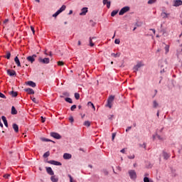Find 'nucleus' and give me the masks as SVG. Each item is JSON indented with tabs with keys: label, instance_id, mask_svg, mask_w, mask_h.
I'll return each mask as SVG.
<instances>
[{
	"label": "nucleus",
	"instance_id": "9",
	"mask_svg": "<svg viewBox=\"0 0 182 182\" xmlns=\"http://www.w3.org/2000/svg\"><path fill=\"white\" fill-rule=\"evenodd\" d=\"M88 12V9L87 7H84L81 9V12L80 13V16H85L86 14Z\"/></svg>",
	"mask_w": 182,
	"mask_h": 182
},
{
	"label": "nucleus",
	"instance_id": "15",
	"mask_svg": "<svg viewBox=\"0 0 182 182\" xmlns=\"http://www.w3.org/2000/svg\"><path fill=\"white\" fill-rule=\"evenodd\" d=\"M63 159H64V160H70V159H72V154L65 153L63 154Z\"/></svg>",
	"mask_w": 182,
	"mask_h": 182
},
{
	"label": "nucleus",
	"instance_id": "60",
	"mask_svg": "<svg viewBox=\"0 0 182 182\" xmlns=\"http://www.w3.org/2000/svg\"><path fill=\"white\" fill-rule=\"evenodd\" d=\"M87 105L92 107L93 106V103H92V102H88Z\"/></svg>",
	"mask_w": 182,
	"mask_h": 182
},
{
	"label": "nucleus",
	"instance_id": "12",
	"mask_svg": "<svg viewBox=\"0 0 182 182\" xmlns=\"http://www.w3.org/2000/svg\"><path fill=\"white\" fill-rule=\"evenodd\" d=\"M182 5V1L181 0H174L173 1V6H181Z\"/></svg>",
	"mask_w": 182,
	"mask_h": 182
},
{
	"label": "nucleus",
	"instance_id": "42",
	"mask_svg": "<svg viewBox=\"0 0 182 182\" xmlns=\"http://www.w3.org/2000/svg\"><path fill=\"white\" fill-rule=\"evenodd\" d=\"M0 97H1V99H6V96H5L2 92H0Z\"/></svg>",
	"mask_w": 182,
	"mask_h": 182
},
{
	"label": "nucleus",
	"instance_id": "41",
	"mask_svg": "<svg viewBox=\"0 0 182 182\" xmlns=\"http://www.w3.org/2000/svg\"><path fill=\"white\" fill-rule=\"evenodd\" d=\"M114 43H116V45H119L120 44V39H119V38L115 39Z\"/></svg>",
	"mask_w": 182,
	"mask_h": 182
},
{
	"label": "nucleus",
	"instance_id": "45",
	"mask_svg": "<svg viewBox=\"0 0 182 182\" xmlns=\"http://www.w3.org/2000/svg\"><path fill=\"white\" fill-rule=\"evenodd\" d=\"M169 46H165V50H166V53H168V49H169Z\"/></svg>",
	"mask_w": 182,
	"mask_h": 182
},
{
	"label": "nucleus",
	"instance_id": "64",
	"mask_svg": "<svg viewBox=\"0 0 182 182\" xmlns=\"http://www.w3.org/2000/svg\"><path fill=\"white\" fill-rule=\"evenodd\" d=\"M125 151H126V150H125L124 149H122L120 151V152H121V153H123V154H124Z\"/></svg>",
	"mask_w": 182,
	"mask_h": 182
},
{
	"label": "nucleus",
	"instance_id": "37",
	"mask_svg": "<svg viewBox=\"0 0 182 182\" xmlns=\"http://www.w3.org/2000/svg\"><path fill=\"white\" fill-rule=\"evenodd\" d=\"M58 15H60V13L57 11L54 14H53V18H57Z\"/></svg>",
	"mask_w": 182,
	"mask_h": 182
},
{
	"label": "nucleus",
	"instance_id": "62",
	"mask_svg": "<svg viewBox=\"0 0 182 182\" xmlns=\"http://www.w3.org/2000/svg\"><path fill=\"white\" fill-rule=\"evenodd\" d=\"M41 122L42 123H45V118L43 117H41Z\"/></svg>",
	"mask_w": 182,
	"mask_h": 182
},
{
	"label": "nucleus",
	"instance_id": "54",
	"mask_svg": "<svg viewBox=\"0 0 182 182\" xmlns=\"http://www.w3.org/2000/svg\"><path fill=\"white\" fill-rule=\"evenodd\" d=\"M140 147H144V149H146V143H144L143 144L139 145Z\"/></svg>",
	"mask_w": 182,
	"mask_h": 182
},
{
	"label": "nucleus",
	"instance_id": "26",
	"mask_svg": "<svg viewBox=\"0 0 182 182\" xmlns=\"http://www.w3.org/2000/svg\"><path fill=\"white\" fill-rule=\"evenodd\" d=\"M50 180L52 182L59 181V179L58 178L55 177V176H53V175L50 177Z\"/></svg>",
	"mask_w": 182,
	"mask_h": 182
},
{
	"label": "nucleus",
	"instance_id": "13",
	"mask_svg": "<svg viewBox=\"0 0 182 182\" xmlns=\"http://www.w3.org/2000/svg\"><path fill=\"white\" fill-rule=\"evenodd\" d=\"M102 4L103 5H106L108 9L110 8V5H112V2L109 0H103Z\"/></svg>",
	"mask_w": 182,
	"mask_h": 182
},
{
	"label": "nucleus",
	"instance_id": "19",
	"mask_svg": "<svg viewBox=\"0 0 182 182\" xmlns=\"http://www.w3.org/2000/svg\"><path fill=\"white\" fill-rule=\"evenodd\" d=\"M1 120L3 121V123L6 127H8V120H6V117L2 116Z\"/></svg>",
	"mask_w": 182,
	"mask_h": 182
},
{
	"label": "nucleus",
	"instance_id": "47",
	"mask_svg": "<svg viewBox=\"0 0 182 182\" xmlns=\"http://www.w3.org/2000/svg\"><path fill=\"white\" fill-rule=\"evenodd\" d=\"M68 177L70 178V182H73V178L72 177V176L70 174H68Z\"/></svg>",
	"mask_w": 182,
	"mask_h": 182
},
{
	"label": "nucleus",
	"instance_id": "11",
	"mask_svg": "<svg viewBox=\"0 0 182 182\" xmlns=\"http://www.w3.org/2000/svg\"><path fill=\"white\" fill-rule=\"evenodd\" d=\"M162 156L164 160H168V159H170V154L166 152V151H162Z\"/></svg>",
	"mask_w": 182,
	"mask_h": 182
},
{
	"label": "nucleus",
	"instance_id": "36",
	"mask_svg": "<svg viewBox=\"0 0 182 182\" xmlns=\"http://www.w3.org/2000/svg\"><path fill=\"white\" fill-rule=\"evenodd\" d=\"M84 126H86V127H90V122L89 121H85L84 122Z\"/></svg>",
	"mask_w": 182,
	"mask_h": 182
},
{
	"label": "nucleus",
	"instance_id": "5",
	"mask_svg": "<svg viewBox=\"0 0 182 182\" xmlns=\"http://www.w3.org/2000/svg\"><path fill=\"white\" fill-rule=\"evenodd\" d=\"M50 136L54 139H56V140H60V139H62V136L57 132H50Z\"/></svg>",
	"mask_w": 182,
	"mask_h": 182
},
{
	"label": "nucleus",
	"instance_id": "18",
	"mask_svg": "<svg viewBox=\"0 0 182 182\" xmlns=\"http://www.w3.org/2000/svg\"><path fill=\"white\" fill-rule=\"evenodd\" d=\"M14 62L17 65V66L18 68H21V61L19 60V58H18V56H16L14 58Z\"/></svg>",
	"mask_w": 182,
	"mask_h": 182
},
{
	"label": "nucleus",
	"instance_id": "56",
	"mask_svg": "<svg viewBox=\"0 0 182 182\" xmlns=\"http://www.w3.org/2000/svg\"><path fill=\"white\" fill-rule=\"evenodd\" d=\"M156 95H157V90H154V95L152 97L153 98L156 97Z\"/></svg>",
	"mask_w": 182,
	"mask_h": 182
},
{
	"label": "nucleus",
	"instance_id": "4",
	"mask_svg": "<svg viewBox=\"0 0 182 182\" xmlns=\"http://www.w3.org/2000/svg\"><path fill=\"white\" fill-rule=\"evenodd\" d=\"M129 11H130V7L124 6L120 9V11L119 12V15H120V16L124 15L126 14V12H129Z\"/></svg>",
	"mask_w": 182,
	"mask_h": 182
},
{
	"label": "nucleus",
	"instance_id": "32",
	"mask_svg": "<svg viewBox=\"0 0 182 182\" xmlns=\"http://www.w3.org/2000/svg\"><path fill=\"white\" fill-rule=\"evenodd\" d=\"M65 102H67V103H70V104L73 103V101L71 100L70 97H66L65 98Z\"/></svg>",
	"mask_w": 182,
	"mask_h": 182
},
{
	"label": "nucleus",
	"instance_id": "31",
	"mask_svg": "<svg viewBox=\"0 0 182 182\" xmlns=\"http://www.w3.org/2000/svg\"><path fill=\"white\" fill-rule=\"evenodd\" d=\"M49 156H50V152H49V151H48L47 152H46L43 155V157L44 159H46L48 157H49Z\"/></svg>",
	"mask_w": 182,
	"mask_h": 182
},
{
	"label": "nucleus",
	"instance_id": "51",
	"mask_svg": "<svg viewBox=\"0 0 182 182\" xmlns=\"http://www.w3.org/2000/svg\"><path fill=\"white\" fill-rule=\"evenodd\" d=\"M114 137H116V132L112 133V141L114 140Z\"/></svg>",
	"mask_w": 182,
	"mask_h": 182
},
{
	"label": "nucleus",
	"instance_id": "44",
	"mask_svg": "<svg viewBox=\"0 0 182 182\" xmlns=\"http://www.w3.org/2000/svg\"><path fill=\"white\" fill-rule=\"evenodd\" d=\"M58 66H63V65H65V63L63 61H58Z\"/></svg>",
	"mask_w": 182,
	"mask_h": 182
},
{
	"label": "nucleus",
	"instance_id": "28",
	"mask_svg": "<svg viewBox=\"0 0 182 182\" xmlns=\"http://www.w3.org/2000/svg\"><path fill=\"white\" fill-rule=\"evenodd\" d=\"M92 39H95V37H90V40H89V42H90V46L91 47H93L95 46V43H93V42L92 41Z\"/></svg>",
	"mask_w": 182,
	"mask_h": 182
},
{
	"label": "nucleus",
	"instance_id": "25",
	"mask_svg": "<svg viewBox=\"0 0 182 182\" xmlns=\"http://www.w3.org/2000/svg\"><path fill=\"white\" fill-rule=\"evenodd\" d=\"M11 114H18V111H16V108L14 106L11 107Z\"/></svg>",
	"mask_w": 182,
	"mask_h": 182
},
{
	"label": "nucleus",
	"instance_id": "22",
	"mask_svg": "<svg viewBox=\"0 0 182 182\" xmlns=\"http://www.w3.org/2000/svg\"><path fill=\"white\" fill-rule=\"evenodd\" d=\"M13 129L16 133H18V132H19V127L16 124H13Z\"/></svg>",
	"mask_w": 182,
	"mask_h": 182
},
{
	"label": "nucleus",
	"instance_id": "50",
	"mask_svg": "<svg viewBox=\"0 0 182 182\" xmlns=\"http://www.w3.org/2000/svg\"><path fill=\"white\" fill-rule=\"evenodd\" d=\"M90 22L91 23L92 26H95L96 23L93 21V20H90Z\"/></svg>",
	"mask_w": 182,
	"mask_h": 182
},
{
	"label": "nucleus",
	"instance_id": "59",
	"mask_svg": "<svg viewBox=\"0 0 182 182\" xmlns=\"http://www.w3.org/2000/svg\"><path fill=\"white\" fill-rule=\"evenodd\" d=\"M9 22V19L6 18L4 21V23H8Z\"/></svg>",
	"mask_w": 182,
	"mask_h": 182
},
{
	"label": "nucleus",
	"instance_id": "55",
	"mask_svg": "<svg viewBox=\"0 0 182 182\" xmlns=\"http://www.w3.org/2000/svg\"><path fill=\"white\" fill-rule=\"evenodd\" d=\"M156 137L159 139V140H163V139L161 138V136H160V135L156 134Z\"/></svg>",
	"mask_w": 182,
	"mask_h": 182
},
{
	"label": "nucleus",
	"instance_id": "21",
	"mask_svg": "<svg viewBox=\"0 0 182 182\" xmlns=\"http://www.w3.org/2000/svg\"><path fill=\"white\" fill-rule=\"evenodd\" d=\"M168 15H170V14H167L164 11H162L161 14V16H162L163 19H166V18H168Z\"/></svg>",
	"mask_w": 182,
	"mask_h": 182
},
{
	"label": "nucleus",
	"instance_id": "17",
	"mask_svg": "<svg viewBox=\"0 0 182 182\" xmlns=\"http://www.w3.org/2000/svg\"><path fill=\"white\" fill-rule=\"evenodd\" d=\"M170 170L172 177H176L177 176L176 169L173 168V167H170Z\"/></svg>",
	"mask_w": 182,
	"mask_h": 182
},
{
	"label": "nucleus",
	"instance_id": "30",
	"mask_svg": "<svg viewBox=\"0 0 182 182\" xmlns=\"http://www.w3.org/2000/svg\"><path fill=\"white\" fill-rule=\"evenodd\" d=\"M119 13V10H114L111 13V16H116L117 14Z\"/></svg>",
	"mask_w": 182,
	"mask_h": 182
},
{
	"label": "nucleus",
	"instance_id": "1",
	"mask_svg": "<svg viewBox=\"0 0 182 182\" xmlns=\"http://www.w3.org/2000/svg\"><path fill=\"white\" fill-rule=\"evenodd\" d=\"M114 100V96L113 95L109 96L107 99V103L105 105L106 107H109V109H112V104L113 103Z\"/></svg>",
	"mask_w": 182,
	"mask_h": 182
},
{
	"label": "nucleus",
	"instance_id": "58",
	"mask_svg": "<svg viewBox=\"0 0 182 182\" xmlns=\"http://www.w3.org/2000/svg\"><path fill=\"white\" fill-rule=\"evenodd\" d=\"M129 130H132V127H128L126 129V132H129Z\"/></svg>",
	"mask_w": 182,
	"mask_h": 182
},
{
	"label": "nucleus",
	"instance_id": "6",
	"mask_svg": "<svg viewBox=\"0 0 182 182\" xmlns=\"http://www.w3.org/2000/svg\"><path fill=\"white\" fill-rule=\"evenodd\" d=\"M144 66V64L141 62L137 63V64L134 67L133 70L134 72H138V70L140 69V68Z\"/></svg>",
	"mask_w": 182,
	"mask_h": 182
},
{
	"label": "nucleus",
	"instance_id": "10",
	"mask_svg": "<svg viewBox=\"0 0 182 182\" xmlns=\"http://www.w3.org/2000/svg\"><path fill=\"white\" fill-rule=\"evenodd\" d=\"M46 170L50 176H54L55 173L53 172V170L51 167H46Z\"/></svg>",
	"mask_w": 182,
	"mask_h": 182
},
{
	"label": "nucleus",
	"instance_id": "3",
	"mask_svg": "<svg viewBox=\"0 0 182 182\" xmlns=\"http://www.w3.org/2000/svg\"><path fill=\"white\" fill-rule=\"evenodd\" d=\"M128 174L131 178V180H135L137 178V173H136V171L134 170H129L128 171Z\"/></svg>",
	"mask_w": 182,
	"mask_h": 182
},
{
	"label": "nucleus",
	"instance_id": "7",
	"mask_svg": "<svg viewBox=\"0 0 182 182\" xmlns=\"http://www.w3.org/2000/svg\"><path fill=\"white\" fill-rule=\"evenodd\" d=\"M37 55L36 54H33V55H29L27 57L28 62H30L31 63H33L35 62V59H36Z\"/></svg>",
	"mask_w": 182,
	"mask_h": 182
},
{
	"label": "nucleus",
	"instance_id": "38",
	"mask_svg": "<svg viewBox=\"0 0 182 182\" xmlns=\"http://www.w3.org/2000/svg\"><path fill=\"white\" fill-rule=\"evenodd\" d=\"M156 2V0H149L148 1V4L151 5Z\"/></svg>",
	"mask_w": 182,
	"mask_h": 182
},
{
	"label": "nucleus",
	"instance_id": "16",
	"mask_svg": "<svg viewBox=\"0 0 182 182\" xmlns=\"http://www.w3.org/2000/svg\"><path fill=\"white\" fill-rule=\"evenodd\" d=\"M24 92H27L28 95H35V91L31 88H26L24 89Z\"/></svg>",
	"mask_w": 182,
	"mask_h": 182
},
{
	"label": "nucleus",
	"instance_id": "27",
	"mask_svg": "<svg viewBox=\"0 0 182 182\" xmlns=\"http://www.w3.org/2000/svg\"><path fill=\"white\" fill-rule=\"evenodd\" d=\"M120 53H111V56H113V58H120Z\"/></svg>",
	"mask_w": 182,
	"mask_h": 182
},
{
	"label": "nucleus",
	"instance_id": "39",
	"mask_svg": "<svg viewBox=\"0 0 182 182\" xmlns=\"http://www.w3.org/2000/svg\"><path fill=\"white\" fill-rule=\"evenodd\" d=\"M76 107H77L76 105H73L70 107L71 112H75V109H76Z\"/></svg>",
	"mask_w": 182,
	"mask_h": 182
},
{
	"label": "nucleus",
	"instance_id": "33",
	"mask_svg": "<svg viewBox=\"0 0 182 182\" xmlns=\"http://www.w3.org/2000/svg\"><path fill=\"white\" fill-rule=\"evenodd\" d=\"M75 98L76 99V100H79V99H80V95L77 92L75 93Z\"/></svg>",
	"mask_w": 182,
	"mask_h": 182
},
{
	"label": "nucleus",
	"instance_id": "52",
	"mask_svg": "<svg viewBox=\"0 0 182 182\" xmlns=\"http://www.w3.org/2000/svg\"><path fill=\"white\" fill-rule=\"evenodd\" d=\"M114 115L112 114L108 117L109 120H113V117Z\"/></svg>",
	"mask_w": 182,
	"mask_h": 182
},
{
	"label": "nucleus",
	"instance_id": "48",
	"mask_svg": "<svg viewBox=\"0 0 182 182\" xmlns=\"http://www.w3.org/2000/svg\"><path fill=\"white\" fill-rule=\"evenodd\" d=\"M9 177H11L10 174H5V175H4V178H9Z\"/></svg>",
	"mask_w": 182,
	"mask_h": 182
},
{
	"label": "nucleus",
	"instance_id": "8",
	"mask_svg": "<svg viewBox=\"0 0 182 182\" xmlns=\"http://www.w3.org/2000/svg\"><path fill=\"white\" fill-rule=\"evenodd\" d=\"M47 163L48 164H53V166H62V163L54 160L48 161Z\"/></svg>",
	"mask_w": 182,
	"mask_h": 182
},
{
	"label": "nucleus",
	"instance_id": "43",
	"mask_svg": "<svg viewBox=\"0 0 182 182\" xmlns=\"http://www.w3.org/2000/svg\"><path fill=\"white\" fill-rule=\"evenodd\" d=\"M144 182H150V178H149L148 177H144Z\"/></svg>",
	"mask_w": 182,
	"mask_h": 182
},
{
	"label": "nucleus",
	"instance_id": "49",
	"mask_svg": "<svg viewBox=\"0 0 182 182\" xmlns=\"http://www.w3.org/2000/svg\"><path fill=\"white\" fill-rule=\"evenodd\" d=\"M69 120H70V123H73V122H75V119H73V117H70L69 118Z\"/></svg>",
	"mask_w": 182,
	"mask_h": 182
},
{
	"label": "nucleus",
	"instance_id": "34",
	"mask_svg": "<svg viewBox=\"0 0 182 182\" xmlns=\"http://www.w3.org/2000/svg\"><path fill=\"white\" fill-rule=\"evenodd\" d=\"M41 141H52L53 143H55V141H53L49 139H47V138H41Z\"/></svg>",
	"mask_w": 182,
	"mask_h": 182
},
{
	"label": "nucleus",
	"instance_id": "2",
	"mask_svg": "<svg viewBox=\"0 0 182 182\" xmlns=\"http://www.w3.org/2000/svg\"><path fill=\"white\" fill-rule=\"evenodd\" d=\"M38 62L39 63H42L43 65H48L50 63V59H49V58H42L41 57H39Z\"/></svg>",
	"mask_w": 182,
	"mask_h": 182
},
{
	"label": "nucleus",
	"instance_id": "14",
	"mask_svg": "<svg viewBox=\"0 0 182 182\" xmlns=\"http://www.w3.org/2000/svg\"><path fill=\"white\" fill-rule=\"evenodd\" d=\"M7 75H9V76H16V72L14 70H7Z\"/></svg>",
	"mask_w": 182,
	"mask_h": 182
},
{
	"label": "nucleus",
	"instance_id": "46",
	"mask_svg": "<svg viewBox=\"0 0 182 182\" xmlns=\"http://www.w3.org/2000/svg\"><path fill=\"white\" fill-rule=\"evenodd\" d=\"M135 156L134 154H132L131 156H128V159H129L130 160H133V159H134Z\"/></svg>",
	"mask_w": 182,
	"mask_h": 182
},
{
	"label": "nucleus",
	"instance_id": "53",
	"mask_svg": "<svg viewBox=\"0 0 182 182\" xmlns=\"http://www.w3.org/2000/svg\"><path fill=\"white\" fill-rule=\"evenodd\" d=\"M31 31L33 32V35H35V28L33 26H31Z\"/></svg>",
	"mask_w": 182,
	"mask_h": 182
},
{
	"label": "nucleus",
	"instance_id": "63",
	"mask_svg": "<svg viewBox=\"0 0 182 182\" xmlns=\"http://www.w3.org/2000/svg\"><path fill=\"white\" fill-rule=\"evenodd\" d=\"M64 96H69V92H63Z\"/></svg>",
	"mask_w": 182,
	"mask_h": 182
},
{
	"label": "nucleus",
	"instance_id": "24",
	"mask_svg": "<svg viewBox=\"0 0 182 182\" xmlns=\"http://www.w3.org/2000/svg\"><path fill=\"white\" fill-rule=\"evenodd\" d=\"M66 9V6L65 5H63L57 11L59 12L60 14H62L63 11Z\"/></svg>",
	"mask_w": 182,
	"mask_h": 182
},
{
	"label": "nucleus",
	"instance_id": "23",
	"mask_svg": "<svg viewBox=\"0 0 182 182\" xmlns=\"http://www.w3.org/2000/svg\"><path fill=\"white\" fill-rule=\"evenodd\" d=\"M152 106L154 109H157V107H159V102H157L156 100H154L152 102Z\"/></svg>",
	"mask_w": 182,
	"mask_h": 182
},
{
	"label": "nucleus",
	"instance_id": "20",
	"mask_svg": "<svg viewBox=\"0 0 182 182\" xmlns=\"http://www.w3.org/2000/svg\"><path fill=\"white\" fill-rule=\"evenodd\" d=\"M27 85L31 87H36V83L33 82V81L27 82Z\"/></svg>",
	"mask_w": 182,
	"mask_h": 182
},
{
	"label": "nucleus",
	"instance_id": "40",
	"mask_svg": "<svg viewBox=\"0 0 182 182\" xmlns=\"http://www.w3.org/2000/svg\"><path fill=\"white\" fill-rule=\"evenodd\" d=\"M102 173L105 174V176L109 175V171H107L106 169H103Z\"/></svg>",
	"mask_w": 182,
	"mask_h": 182
},
{
	"label": "nucleus",
	"instance_id": "61",
	"mask_svg": "<svg viewBox=\"0 0 182 182\" xmlns=\"http://www.w3.org/2000/svg\"><path fill=\"white\" fill-rule=\"evenodd\" d=\"M149 31H152L154 33H156V29L154 28H150Z\"/></svg>",
	"mask_w": 182,
	"mask_h": 182
},
{
	"label": "nucleus",
	"instance_id": "35",
	"mask_svg": "<svg viewBox=\"0 0 182 182\" xmlns=\"http://www.w3.org/2000/svg\"><path fill=\"white\" fill-rule=\"evenodd\" d=\"M4 58H6V59H11V52L8 51Z\"/></svg>",
	"mask_w": 182,
	"mask_h": 182
},
{
	"label": "nucleus",
	"instance_id": "29",
	"mask_svg": "<svg viewBox=\"0 0 182 182\" xmlns=\"http://www.w3.org/2000/svg\"><path fill=\"white\" fill-rule=\"evenodd\" d=\"M10 95L12 96V97H16L18 96V92L15 91L10 92Z\"/></svg>",
	"mask_w": 182,
	"mask_h": 182
},
{
	"label": "nucleus",
	"instance_id": "57",
	"mask_svg": "<svg viewBox=\"0 0 182 182\" xmlns=\"http://www.w3.org/2000/svg\"><path fill=\"white\" fill-rule=\"evenodd\" d=\"M31 100H32V102H33V103H36V98H35V97L32 98L31 97Z\"/></svg>",
	"mask_w": 182,
	"mask_h": 182
}]
</instances>
